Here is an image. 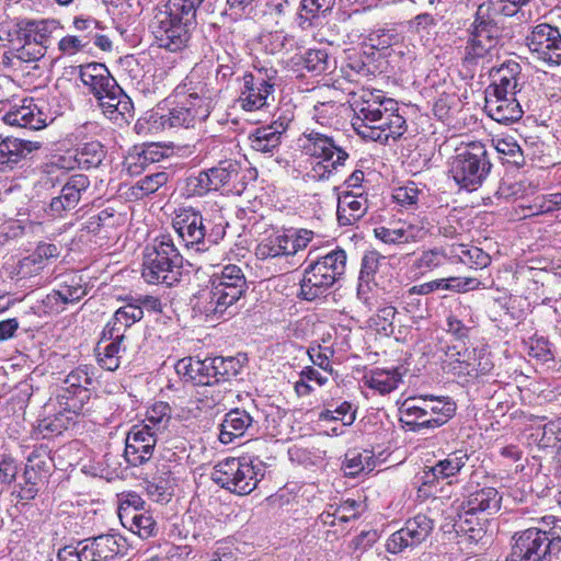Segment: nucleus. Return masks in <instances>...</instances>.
Masks as SVG:
<instances>
[{
	"label": "nucleus",
	"instance_id": "obj_1",
	"mask_svg": "<svg viewBox=\"0 0 561 561\" xmlns=\"http://www.w3.org/2000/svg\"><path fill=\"white\" fill-rule=\"evenodd\" d=\"M383 102L377 100H366L356 103V118L353 121V127L364 139L387 142L390 138L397 140L405 130V119L385 107Z\"/></svg>",
	"mask_w": 561,
	"mask_h": 561
},
{
	"label": "nucleus",
	"instance_id": "obj_2",
	"mask_svg": "<svg viewBox=\"0 0 561 561\" xmlns=\"http://www.w3.org/2000/svg\"><path fill=\"white\" fill-rule=\"evenodd\" d=\"M490 168L484 146L471 142L456 150L450 163V173L459 185L472 191L481 185Z\"/></svg>",
	"mask_w": 561,
	"mask_h": 561
},
{
	"label": "nucleus",
	"instance_id": "obj_3",
	"mask_svg": "<svg viewBox=\"0 0 561 561\" xmlns=\"http://www.w3.org/2000/svg\"><path fill=\"white\" fill-rule=\"evenodd\" d=\"M346 254L343 250H335L311 264L301 280V296L306 300H313L327 291L344 273Z\"/></svg>",
	"mask_w": 561,
	"mask_h": 561
},
{
	"label": "nucleus",
	"instance_id": "obj_4",
	"mask_svg": "<svg viewBox=\"0 0 561 561\" xmlns=\"http://www.w3.org/2000/svg\"><path fill=\"white\" fill-rule=\"evenodd\" d=\"M245 279L241 268L227 265L216 275L211 290L207 294L203 310L207 317L221 316L230 306L240 299L245 290Z\"/></svg>",
	"mask_w": 561,
	"mask_h": 561
},
{
	"label": "nucleus",
	"instance_id": "obj_5",
	"mask_svg": "<svg viewBox=\"0 0 561 561\" xmlns=\"http://www.w3.org/2000/svg\"><path fill=\"white\" fill-rule=\"evenodd\" d=\"M59 30L60 25L55 20L26 22L18 32V57L25 62L44 57L53 35Z\"/></svg>",
	"mask_w": 561,
	"mask_h": 561
},
{
	"label": "nucleus",
	"instance_id": "obj_6",
	"mask_svg": "<svg viewBox=\"0 0 561 561\" xmlns=\"http://www.w3.org/2000/svg\"><path fill=\"white\" fill-rule=\"evenodd\" d=\"M211 480L239 495H245L256 488L260 479L252 463L228 458L214 467Z\"/></svg>",
	"mask_w": 561,
	"mask_h": 561
},
{
	"label": "nucleus",
	"instance_id": "obj_7",
	"mask_svg": "<svg viewBox=\"0 0 561 561\" xmlns=\"http://www.w3.org/2000/svg\"><path fill=\"white\" fill-rule=\"evenodd\" d=\"M305 149L308 154L318 160L313 168L312 178H328L340 165L347 160L348 154L334 140L319 133L307 135Z\"/></svg>",
	"mask_w": 561,
	"mask_h": 561
},
{
	"label": "nucleus",
	"instance_id": "obj_8",
	"mask_svg": "<svg viewBox=\"0 0 561 561\" xmlns=\"http://www.w3.org/2000/svg\"><path fill=\"white\" fill-rule=\"evenodd\" d=\"M313 237V231L308 229L275 232L259 243L255 254L261 260L295 255L306 249Z\"/></svg>",
	"mask_w": 561,
	"mask_h": 561
},
{
	"label": "nucleus",
	"instance_id": "obj_9",
	"mask_svg": "<svg viewBox=\"0 0 561 561\" xmlns=\"http://www.w3.org/2000/svg\"><path fill=\"white\" fill-rule=\"evenodd\" d=\"M150 27L158 46L171 51L181 49L188 41L186 23L168 11H159Z\"/></svg>",
	"mask_w": 561,
	"mask_h": 561
},
{
	"label": "nucleus",
	"instance_id": "obj_10",
	"mask_svg": "<svg viewBox=\"0 0 561 561\" xmlns=\"http://www.w3.org/2000/svg\"><path fill=\"white\" fill-rule=\"evenodd\" d=\"M500 28L493 19H489V8L480 5L477 11L474 26L471 32L468 54L480 58L490 54L497 45Z\"/></svg>",
	"mask_w": 561,
	"mask_h": 561
},
{
	"label": "nucleus",
	"instance_id": "obj_11",
	"mask_svg": "<svg viewBox=\"0 0 561 561\" xmlns=\"http://www.w3.org/2000/svg\"><path fill=\"white\" fill-rule=\"evenodd\" d=\"M433 528V520L426 515L419 514L388 538L386 549L390 553H399L405 548L417 546L430 537Z\"/></svg>",
	"mask_w": 561,
	"mask_h": 561
},
{
	"label": "nucleus",
	"instance_id": "obj_12",
	"mask_svg": "<svg viewBox=\"0 0 561 561\" xmlns=\"http://www.w3.org/2000/svg\"><path fill=\"white\" fill-rule=\"evenodd\" d=\"M527 45L538 59L553 65L561 64V33L550 24H539L527 36Z\"/></svg>",
	"mask_w": 561,
	"mask_h": 561
},
{
	"label": "nucleus",
	"instance_id": "obj_13",
	"mask_svg": "<svg viewBox=\"0 0 561 561\" xmlns=\"http://www.w3.org/2000/svg\"><path fill=\"white\" fill-rule=\"evenodd\" d=\"M551 540L537 528H529L515 538L512 552L506 561H545Z\"/></svg>",
	"mask_w": 561,
	"mask_h": 561
},
{
	"label": "nucleus",
	"instance_id": "obj_14",
	"mask_svg": "<svg viewBox=\"0 0 561 561\" xmlns=\"http://www.w3.org/2000/svg\"><path fill=\"white\" fill-rule=\"evenodd\" d=\"M159 434L142 425H134L126 437L125 458L133 466H139L152 456Z\"/></svg>",
	"mask_w": 561,
	"mask_h": 561
},
{
	"label": "nucleus",
	"instance_id": "obj_15",
	"mask_svg": "<svg viewBox=\"0 0 561 561\" xmlns=\"http://www.w3.org/2000/svg\"><path fill=\"white\" fill-rule=\"evenodd\" d=\"M273 84L253 75L243 77V88L238 99L239 105L245 111H257L268 105L273 93Z\"/></svg>",
	"mask_w": 561,
	"mask_h": 561
},
{
	"label": "nucleus",
	"instance_id": "obj_16",
	"mask_svg": "<svg viewBox=\"0 0 561 561\" xmlns=\"http://www.w3.org/2000/svg\"><path fill=\"white\" fill-rule=\"evenodd\" d=\"M39 141L7 137L0 141V171L13 169L22 160L39 150Z\"/></svg>",
	"mask_w": 561,
	"mask_h": 561
},
{
	"label": "nucleus",
	"instance_id": "obj_17",
	"mask_svg": "<svg viewBox=\"0 0 561 561\" xmlns=\"http://www.w3.org/2000/svg\"><path fill=\"white\" fill-rule=\"evenodd\" d=\"M484 107L492 119L503 124L518 121L523 114L519 102L511 95L486 92Z\"/></svg>",
	"mask_w": 561,
	"mask_h": 561
},
{
	"label": "nucleus",
	"instance_id": "obj_18",
	"mask_svg": "<svg viewBox=\"0 0 561 561\" xmlns=\"http://www.w3.org/2000/svg\"><path fill=\"white\" fill-rule=\"evenodd\" d=\"M96 100L108 119L118 124L127 122V115L131 111V102L117 83Z\"/></svg>",
	"mask_w": 561,
	"mask_h": 561
},
{
	"label": "nucleus",
	"instance_id": "obj_19",
	"mask_svg": "<svg viewBox=\"0 0 561 561\" xmlns=\"http://www.w3.org/2000/svg\"><path fill=\"white\" fill-rule=\"evenodd\" d=\"M89 180L83 174H76L64 185L61 194L53 198L50 210L55 215H60L64 210L72 209L77 206L81 197V192L89 187Z\"/></svg>",
	"mask_w": 561,
	"mask_h": 561
},
{
	"label": "nucleus",
	"instance_id": "obj_20",
	"mask_svg": "<svg viewBox=\"0 0 561 561\" xmlns=\"http://www.w3.org/2000/svg\"><path fill=\"white\" fill-rule=\"evenodd\" d=\"M80 79L89 91L96 98L111 90L116 81L111 77L107 68L98 62L81 67Z\"/></svg>",
	"mask_w": 561,
	"mask_h": 561
},
{
	"label": "nucleus",
	"instance_id": "obj_21",
	"mask_svg": "<svg viewBox=\"0 0 561 561\" xmlns=\"http://www.w3.org/2000/svg\"><path fill=\"white\" fill-rule=\"evenodd\" d=\"M173 227L186 245L198 244L205 238L203 217L197 213L186 211L178 216Z\"/></svg>",
	"mask_w": 561,
	"mask_h": 561
},
{
	"label": "nucleus",
	"instance_id": "obj_22",
	"mask_svg": "<svg viewBox=\"0 0 561 561\" xmlns=\"http://www.w3.org/2000/svg\"><path fill=\"white\" fill-rule=\"evenodd\" d=\"M3 121L11 126L28 127L32 129H41L46 126V117L32 102L9 111L3 116Z\"/></svg>",
	"mask_w": 561,
	"mask_h": 561
},
{
	"label": "nucleus",
	"instance_id": "obj_23",
	"mask_svg": "<svg viewBox=\"0 0 561 561\" xmlns=\"http://www.w3.org/2000/svg\"><path fill=\"white\" fill-rule=\"evenodd\" d=\"M252 422L253 419L244 410L236 409L227 413L221 423V443L229 444L234 437L242 436L251 427Z\"/></svg>",
	"mask_w": 561,
	"mask_h": 561
},
{
	"label": "nucleus",
	"instance_id": "obj_24",
	"mask_svg": "<svg viewBox=\"0 0 561 561\" xmlns=\"http://www.w3.org/2000/svg\"><path fill=\"white\" fill-rule=\"evenodd\" d=\"M176 370L199 387L214 381L209 358L187 357L180 359L176 364Z\"/></svg>",
	"mask_w": 561,
	"mask_h": 561
},
{
	"label": "nucleus",
	"instance_id": "obj_25",
	"mask_svg": "<svg viewBox=\"0 0 561 561\" xmlns=\"http://www.w3.org/2000/svg\"><path fill=\"white\" fill-rule=\"evenodd\" d=\"M518 65L512 64L502 66L493 73V83L486 92L496 93L497 95L515 96L518 87Z\"/></svg>",
	"mask_w": 561,
	"mask_h": 561
},
{
	"label": "nucleus",
	"instance_id": "obj_26",
	"mask_svg": "<svg viewBox=\"0 0 561 561\" xmlns=\"http://www.w3.org/2000/svg\"><path fill=\"white\" fill-rule=\"evenodd\" d=\"M367 210V202L359 195L345 193L339 197L337 219L343 226L352 225L364 216Z\"/></svg>",
	"mask_w": 561,
	"mask_h": 561
},
{
	"label": "nucleus",
	"instance_id": "obj_27",
	"mask_svg": "<svg viewBox=\"0 0 561 561\" xmlns=\"http://www.w3.org/2000/svg\"><path fill=\"white\" fill-rule=\"evenodd\" d=\"M154 259H157V254L151 259L150 255H144V264H142V277L149 284H159L164 283L167 285H172L173 282L176 280L175 268H179L181 265H171V263H167L165 261L162 264L154 263Z\"/></svg>",
	"mask_w": 561,
	"mask_h": 561
},
{
	"label": "nucleus",
	"instance_id": "obj_28",
	"mask_svg": "<svg viewBox=\"0 0 561 561\" xmlns=\"http://www.w3.org/2000/svg\"><path fill=\"white\" fill-rule=\"evenodd\" d=\"M144 316V310L138 305L128 304L121 307L114 313L112 322L108 323V329L104 332L103 339L115 337V335L124 334V330L131 327L135 322L139 321Z\"/></svg>",
	"mask_w": 561,
	"mask_h": 561
},
{
	"label": "nucleus",
	"instance_id": "obj_29",
	"mask_svg": "<svg viewBox=\"0 0 561 561\" xmlns=\"http://www.w3.org/2000/svg\"><path fill=\"white\" fill-rule=\"evenodd\" d=\"M108 340H112V342L106 344L100 353V363L105 369L114 371L122 362H129L130 356L127 354V347L124 344V334L115 335V337L108 336Z\"/></svg>",
	"mask_w": 561,
	"mask_h": 561
},
{
	"label": "nucleus",
	"instance_id": "obj_30",
	"mask_svg": "<svg viewBox=\"0 0 561 561\" xmlns=\"http://www.w3.org/2000/svg\"><path fill=\"white\" fill-rule=\"evenodd\" d=\"M124 516L122 525L142 539H148L158 531L156 519L147 508L140 513L129 511Z\"/></svg>",
	"mask_w": 561,
	"mask_h": 561
},
{
	"label": "nucleus",
	"instance_id": "obj_31",
	"mask_svg": "<svg viewBox=\"0 0 561 561\" xmlns=\"http://www.w3.org/2000/svg\"><path fill=\"white\" fill-rule=\"evenodd\" d=\"M154 254H157L154 263L158 264H162L163 261L171 263V265H181L182 263L180 252L170 236H161L154 239L152 245L146 248L145 255H150L153 259Z\"/></svg>",
	"mask_w": 561,
	"mask_h": 561
},
{
	"label": "nucleus",
	"instance_id": "obj_32",
	"mask_svg": "<svg viewBox=\"0 0 561 561\" xmlns=\"http://www.w3.org/2000/svg\"><path fill=\"white\" fill-rule=\"evenodd\" d=\"M468 455L462 450H457L449 454L444 460H440L425 473L426 482H430V477L433 478H449L458 473L466 465Z\"/></svg>",
	"mask_w": 561,
	"mask_h": 561
},
{
	"label": "nucleus",
	"instance_id": "obj_33",
	"mask_svg": "<svg viewBox=\"0 0 561 561\" xmlns=\"http://www.w3.org/2000/svg\"><path fill=\"white\" fill-rule=\"evenodd\" d=\"M423 397L408 398L402 402L399 409L400 421L413 430L424 426V419L422 415L426 412V409L420 403L423 402Z\"/></svg>",
	"mask_w": 561,
	"mask_h": 561
},
{
	"label": "nucleus",
	"instance_id": "obj_34",
	"mask_svg": "<svg viewBox=\"0 0 561 561\" xmlns=\"http://www.w3.org/2000/svg\"><path fill=\"white\" fill-rule=\"evenodd\" d=\"M171 420V409L165 402H157L147 411L145 424L142 426L149 428L157 434L163 433Z\"/></svg>",
	"mask_w": 561,
	"mask_h": 561
},
{
	"label": "nucleus",
	"instance_id": "obj_35",
	"mask_svg": "<svg viewBox=\"0 0 561 561\" xmlns=\"http://www.w3.org/2000/svg\"><path fill=\"white\" fill-rule=\"evenodd\" d=\"M280 134V130L275 126L256 128L249 137L251 147L256 151L268 152L278 146Z\"/></svg>",
	"mask_w": 561,
	"mask_h": 561
},
{
	"label": "nucleus",
	"instance_id": "obj_36",
	"mask_svg": "<svg viewBox=\"0 0 561 561\" xmlns=\"http://www.w3.org/2000/svg\"><path fill=\"white\" fill-rule=\"evenodd\" d=\"M468 506L470 512H496L500 507L499 492L493 488L482 489L471 495Z\"/></svg>",
	"mask_w": 561,
	"mask_h": 561
},
{
	"label": "nucleus",
	"instance_id": "obj_37",
	"mask_svg": "<svg viewBox=\"0 0 561 561\" xmlns=\"http://www.w3.org/2000/svg\"><path fill=\"white\" fill-rule=\"evenodd\" d=\"M228 387L224 382L213 381L199 387L196 392L197 399L205 408H216L224 403Z\"/></svg>",
	"mask_w": 561,
	"mask_h": 561
},
{
	"label": "nucleus",
	"instance_id": "obj_38",
	"mask_svg": "<svg viewBox=\"0 0 561 561\" xmlns=\"http://www.w3.org/2000/svg\"><path fill=\"white\" fill-rule=\"evenodd\" d=\"M96 554L100 561H110L123 553L125 548L124 542L121 538L113 535H102L93 538Z\"/></svg>",
	"mask_w": 561,
	"mask_h": 561
},
{
	"label": "nucleus",
	"instance_id": "obj_39",
	"mask_svg": "<svg viewBox=\"0 0 561 561\" xmlns=\"http://www.w3.org/2000/svg\"><path fill=\"white\" fill-rule=\"evenodd\" d=\"M374 467L373 455L370 451L363 453L348 451L345 455L343 469L346 476L355 477L356 474L367 470L371 471Z\"/></svg>",
	"mask_w": 561,
	"mask_h": 561
},
{
	"label": "nucleus",
	"instance_id": "obj_40",
	"mask_svg": "<svg viewBox=\"0 0 561 561\" xmlns=\"http://www.w3.org/2000/svg\"><path fill=\"white\" fill-rule=\"evenodd\" d=\"M328 377L319 370L307 367L300 373V379L295 383V391L299 397L310 394L314 390V385L321 387L325 385Z\"/></svg>",
	"mask_w": 561,
	"mask_h": 561
},
{
	"label": "nucleus",
	"instance_id": "obj_41",
	"mask_svg": "<svg viewBox=\"0 0 561 561\" xmlns=\"http://www.w3.org/2000/svg\"><path fill=\"white\" fill-rule=\"evenodd\" d=\"M453 255L458 257L463 264L476 266L479 268L485 267L490 263V256L481 249L471 247L467 248L462 244L458 245L451 251Z\"/></svg>",
	"mask_w": 561,
	"mask_h": 561
},
{
	"label": "nucleus",
	"instance_id": "obj_42",
	"mask_svg": "<svg viewBox=\"0 0 561 561\" xmlns=\"http://www.w3.org/2000/svg\"><path fill=\"white\" fill-rule=\"evenodd\" d=\"M404 243L416 242L425 239L431 233L430 224L425 219L414 218L410 221H402Z\"/></svg>",
	"mask_w": 561,
	"mask_h": 561
},
{
	"label": "nucleus",
	"instance_id": "obj_43",
	"mask_svg": "<svg viewBox=\"0 0 561 561\" xmlns=\"http://www.w3.org/2000/svg\"><path fill=\"white\" fill-rule=\"evenodd\" d=\"M104 157L103 147L99 142L84 144L78 149L76 158L79 164H83L87 168L98 167Z\"/></svg>",
	"mask_w": 561,
	"mask_h": 561
},
{
	"label": "nucleus",
	"instance_id": "obj_44",
	"mask_svg": "<svg viewBox=\"0 0 561 561\" xmlns=\"http://www.w3.org/2000/svg\"><path fill=\"white\" fill-rule=\"evenodd\" d=\"M426 399V404H431L435 412V419H432L436 424L442 426L445 424L455 413L456 407L455 403L449 401L447 398H438V397H423Z\"/></svg>",
	"mask_w": 561,
	"mask_h": 561
},
{
	"label": "nucleus",
	"instance_id": "obj_45",
	"mask_svg": "<svg viewBox=\"0 0 561 561\" xmlns=\"http://www.w3.org/2000/svg\"><path fill=\"white\" fill-rule=\"evenodd\" d=\"M399 381L400 376L397 371L376 370L370 377L369 385L380 393H387L396 389Z\"/></svg>",
	"mask_w": 561,
	"mask_h": 561
},
{
	"label": "nucleus",
	"instance_id": "obj_46",
	"mask_svg": "<svg viewBox=\"0 0 561 561\" xmlns=\"http://www.w3.org/2000/svg\"><path fill=\"white\" fill-rule=\"evenodd\" d=\"M67 390L73 389L75 393L81 397V399L88 398L87 387L92 383V378L88 371L83 368H77L72 370L65 379Z\"/></svg>",
	"mask_w": 561,
	"mask_h": 561
},
{
	"label": "nucleus",
	"instance_id": "obj_47",
	"mask_svg": "<svg viewBox=\"0 0 561 561\" xmlns=\"http://www.w3.org/2000/svg\"><path fill=\"white\" fill-rule=\"evenodd\" d=\"M377 239L387 244H403L404 239L401 220L390 222L388 226H379L374 229Z\"/></svg>",
	"mask_w": 561,
	"mask_h": 561
},
{
	"label": "nucleus",
	"instance_id": "obj_48",
	"mask_svg": "<svg viewBox=\"0 0 561 561\" xmlns=\"http://www.w3.org/2000/svg\"><path fill=\"white\" fill-rule=\"evenodd\" d=\"M56 295L65 304L76 302L85 295V289L80 284V280H77V278L73 276L69 280H65V283L56 291Z\"/></svg>",
	"mask_w": 561,
	"mask_h": 561
},
{
	"label": "nucleus",
	"instance_id": "obj_49",
	"mask_svg": "<svg viewBox=\"0 0 561 561\" xmlns=\"http://www.w3.org/2000/svg\"><path fill=\"white\" fill-rule=\"evenodd\" d=\"M162 157L163 154L159 151L158 147L150 145L144 149L141 153L129 157L130 161L128 162V170L133 173H138V167L144 168L146 162H157Z\"/></svg>",
	"mask_w": 561,
	"mask_h": 561
},
{
	"label": "nucleus",
	"instance_id": "obj_50",
	"mask_svg": "<svg viewBox=\"0 0 561 561\" xmlns=\"http://www.w3.org/2000/svg\"><path fill=\"white\" fill-rule=\"evenodd\" d=\"M237 173L236 165L232 163H229L226 167H217L209 169L207 171V175L209 178V182L211 185L213 191H217L221 186L226 185L230 182L233 174Z\"/></svg>",
	"mask_w": 561,
	"mask_h": 561
},
{
	"label": "nucleus",
	"instance_id": "obj_51",
	"mask_svg": "<svg viewBox=\"0 0 561 561\" xmlns=\"http://www.w3.org/2000/svg\"><path fill=\"white\" fill-rule=\"evenodd\" d=\"M233 363L234 362L232 358H209L214 381L224 382L225 385H227L228 378L230 377L231 370L233 368Z\"/></svg>",
	"mask_w": 561,
	"mask_h": 561
},
{
	"label": "nucleus",
	"instance_id": "obj_52",
	"mask_svg": "<svg viewBox=\"0 0 561 561\" xmlns=\"http://www.w3.org/2000/svg\"><path fill=\"white\" fill-rule=\"evenodd\" d=\"M445 256L446 255L438 250L424 251L414 262V266L422 272L430 271L442 265Z\"/></svg>",
	"mask_w": 561,
	"mask_h": 561
},
{
	"label": "nucleus",
	"instance_id": "obj_53",
	"mask_svg": "<svg viewBox=\"0 0 561 561\" xmlns=\"http://www.w3.org/2000/svg\"><path fill=\"white\" fill-rule=\"evenodd\" d=\"M213 191L207 172H201L197 176L187 179L186 192L188 195L202 196Z\"/></svg>",
	"mask_w": 561,
	"mask_h": 561
},
{
	"label": "nucleus",
	"instance_id": "obj_54",
	"mask_svg": "<svg viewBox=\"0 0 561 561\" xmlns=\"http://www.w3.org/2000/svg\"><path fill=\"white\" fill-rule=\"evenodd\" d=\"M133 511L140 513L145 507V502L141 500V497L137 494H127L121 499L119 506H118V517L121 519V523L125 520V513Z\"/></svg>",
	"mask_w": 561,
	"mask_h": 561
},
{
	"label": "nucleus",
	"instance_id": "obj_55",
	"mask_svg": "<svg viewBox=\"0 0 561 561\" xmlns=\"http://www.w3.org/2000/svg\"><path fill=\"white\" fill-rule=\"evenodd\" d=\"M420 194L421 191L415 186V184L411 183L407 186L397 188L393 197L399 204L409 206L419 202Z\"/></svg>",
	"mask_w": 561,
	"mask_h": 561
},
{
	"label": "nucleus",
	"instance_id": "obj_56",
	"mask_svg": "<svg viewBox=\"0 0 561 561\" xmlns=\"http://www.w3.org/2000/svg\"><path fill=\"white\" fill-rule=\"evenodd\" d=\"M168 182V174L165 172H157L145 176L138 182V187L146 194L154 193L159 187Z\"/></svg>",
	"mask_w": 561,
	"mask_h": 561
},
{
	"label": "nucleus",
	"instance_id": "obj_57",
	"mask_svg": "<svg viewBox=\"0 0 561 561\" xmlns=\"http://www.w3.org/2000/svg\"><path fill=\"white\" fill-rule=\"evenodd\" d=\"M44 268L43 260L39 256L30 255L19 263L18 274L21 277H32Z\"/></svg>",
	"mask_w": 561,
	"mask_h": 561
},
{
	"label": "nucleus",
	"instance_id": "obj_58",
	"mask_svg": "<svg viewBox=\"0 0 561 561\" xmlns=\"http://www.w3.org/2000/svg\"><path fill=\"white\" fill-rule=\"evenodd\" d=\"M321 419L340 420L343 422L344 425H350L354 421V414L351 412V405L344 402L335 410H327L322 412Z\"/></svg>",
	"mask_w": 561,
	"mask_h": 561
},
{
	"label": "nucleus",
	"instance_id": "obj_59",
	"mask_svg": "<svg viewBox=\"0 0 561 561\" xmlns=\"http://www.w3.org/2000/svg\"><path fill=\"white\" fill-rule=\"evenodd\" d=\"M483 5L489 8V19L493 20L496 15L511 16L518 11L515 4H510L506 0H491L489 4Z\"/></svg>",
	"mask_w": 561,
	"mask_h": 561
},
{
	"label": "nucleus",
	"instance_id": "obj_60",
	"mask_svg": "<svg viewBox=\"0 0 561 561\" xmlns=\"http://www.w3.org/2000/svg\"><path fill=\"white\" fill-rule=\"evenodd\" d=\"M88 45L82 38L73 35L62 37L58 43L59 50L65 55H75Z\"/></svg>",
	"mask_w": 561,
	"mask_h": 561
},
{
	"label": "nucleus",
	"instance_id": "obj_61",
	"mask_svg": "<svg viewBox=\"0 0 561 561\" xmlns=\"http://www.w3.org/2000/svg\"><path fill=\"white\" fill-rule=\"evenodd\" d=\"M358 513L355 501H346L337 506L333 512V517L334 519H337L339 523H346L351 519H355Z\"/></svg>",
	"mask_w": 561,
	"mask_h": 561
},
{
	"label": "nucleus",
	"instance_id": "obj_62",
	"mask_svg": "<svg viewBox=\"0 0 561 561\" xmlns=\"http://www.w3.org/2000/svg\"><path fill=\"white\" fill-rule=\"evenodd\" d=\"M308 354L314 365L319 366L321 369L325 371H331L329 364V357L332 355L331 350L325 348L324 351H322L321 347L318 346L309 350Z\"/></svg>",
	"mask_w": 561,
	"mask_h": 561
},
{
	"label": "nucleus",
	"instance_id": "obj_63",
	"mask_svg": "<svg viewBox=\"0 0 561 561\" xmlns=\"http://www.w3.org/2000/svg\"><path fill=\"white\" fill-rule=\"evenodd\" d=\"M194 121V116L186 108L174 110L170 113L168 118L169 125L171 127L186 126L188 127L191 123Z\"/></svg>",
	"mask_w": 561,
	"mask_h": 561
},
{
	"label": "nucleus",
	"instance_id": "obj_64",
	"mask_svg": "<svg viewBox=\"0 0 561 561\" xmlns=\"http://www.w3.org/2000/svg\"><path fill=\"white\" fill-rule=\"evenodd\" d=\"M94 540L87 539L78 543L80 561H100L96 550H94Z\"/></svg>",
	"mask_w": 561,
	"mask_h": 561
}]
</instances>
